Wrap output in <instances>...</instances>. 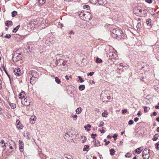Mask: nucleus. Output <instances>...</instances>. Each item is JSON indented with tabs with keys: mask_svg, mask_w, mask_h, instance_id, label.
I'll return each mask as SVG.
<instances>
[{
	"mask_svg": "<svg viewBox=\"0 0 159 159\" xmlns=\"http://www.w3.org/2000/svg\"><path fill=\"white\" fill-rule=\"evenodd\" d=\"M112 33L115 35V37L119 40L126 37L125 34L121 30L116 28L113 30Z\"/></svg>",
	"mask_w": 159,
	"mask_h": 159,
	"instance_id": "f257e3e1",
	"label": "nucleus"
},
{
	"mask_svg": "<svg viewBox=\"0 0 159 159\" xmlns=\"http://www.w3.org/2000/svg\"><path fill=\"white\" fill-rule=\"evenodd\" d=\"M143 8L140 6L135 7L133 9V12L134 13L137 14L139 16H141Z\"/></svg>",
	"mask_w": 159,
	"mask_h": 159,
	"instance_id": "f03ea898",
	"label": "nucleus"
},
{
	"mask_svg": "<svg viewBox=\"0 0 159 159\" xmlns=\"http://www.w3.org/2000/svg\"><path fill=\"white\" fill-rule=\"evenodd\" d=\"M19 49L17 50L13 56V59L15 62H16L20 60V53Z\"/></svg>",
	"mask_w": 159,
	"mask_h": 159,
	"instance_id": "7ed1b4c3",
	"label": "nucleus"
},
{
	"mask_svg": "<svg viewBox=\"0 0 159 159\" xmlns=\"http://www.w3.org/2000/svg\"><path fill=\"white\" fill-rule=\"evenodd\" d=\"M85 15L83 19L84 20L87 21L88 20H89L91 19V15L89 12L86 11V14Z\"/></svg>",
	"mask_w": 159,
	"mask_h": 159,
	"instance_id": "20e7f679",
	"label": "nucleus"
},
{
	"mask_svg": "<svg viewBox=\"0 0 159 159\" xmlns=\"http://www.w3.org/2000/svg\"><path fill=\"white\" fill-rule=\"evenodd\" d=\"M21 103L25 106H27L29 105V102H27V99L25 98L21 99Z\"/></svg>",
	"mask_w": 159,
	"mask_h": 159,
	"instance_id": "39448f33",
	"label": "nucleus"
},
{
	"mask_svg": "<svg viewBox=\"0 0 159 159\" xmlns=\"http://www.w3.org/2000/svg\"><path fill=\"white\" fill-rule=\"evenodd\" d=\"M150 154V150L148 148H146L142 153V156H144L145 155Z\"/></svg>",
	"mask_w": 159,
	"mask_h": 159,
	"instance_id": "423d86ee",
	"label": "nucleus"
},
{
	"mask_svg": "<svg viewBox=\"0 0 159 159\" xmlns=\"http://www.w3.org/2000/svg\"><path fill=\"white\" fill-rule=\"evenodd\" d=\"M31 74L32 76L36 78H38L39 76V73H37V72L34 70H33L31 71Z\"/></svg>",
	"mask_w": 159,
	"mask_h": 159,
	"instance_id": "0eeeda50",
	"label": "nucleus"
},
{
	"mask_svg": "<svg viewBox=\"0 0 159 159\" xmlns=\"http://www.w3.org/2000/svg\"><path fill=\"white\" fill-rule=\"evenodd\" d=\"M19 72H20V68H17L14 70L13 73L16 76L19 77L20 76Z\"/></svg>",
	"mask_w": 159,
	"mask_h": 159,
	"instance_id": "6e6552de",
	"label": "nucleus"
},
{
	"mask_svg": "<svg viewBox=\"0 0 159 159\" xmlns=\"http://www.w3.org/2000/svg\"><path fill=\"white\" fill-rule=\"evenodd\" d=\"M36 119V117L35 116H32L30 119V122L31 124H34L35 123V121Z\"/></svg>",
	"mask_w": 159,
	"mask_h": 159,
	"instance_id": "1a4fd4ad",
	"label": "nucleus"
},
{
	"mask_svg": "<svg viewBox=\"0 0 159 159\" xmlns=\"http://www.w3.org/2000/svg\"><path fill=\"white\" fill-rule=\"evenodd\" d=\"M152 22V20L150 19H148L146 22V23L148 26H149L150 28H151L152 25L151 24Z\"/></svg>",
	"mask_w": 159,
	"mask_h": 159,
	"instance_id": "9d476101",
	"label": "nucleus"
},
{
	"mask_svg": "<svg viewBox=\"0 0 159 159\" xmlns=\"http://www.w3.org/2000/svg\"><path fill=\"white\" fill-rule=\"evenodd\" d=\"M38 24V22L37 20H34L33 21H32L30 23V24L33 27L35 25H37Z\"/></svg>",
	"mask_w": 159,
	"mask_h": 159,
	"instance_id": "9b49d317",
	"label": "nucleus"
},
{
	"mask_svg": "<svg viewBox=\"0 0 159 159\" xmlns=\"http://www.w3.org/2000/svg\"><path fill=\"white\" fill-rule=\"evenodd\" d=\"M104 97H106L107 98V100H104L103 98H102V100L103 102L106 101L107 102L109 100L110 101L111 99V97L110 96L107 95L105 94H104Z\"/></svg>",
	"mask_w": 159,
	"mask_h": 159,
	"instance_id": "f8f14e48",
	"label": "nucleus"
},
{
	"mask_svg": "<svg viewBox=\"0 0 159 159\" xmlns=\"http://www.w3.org/2000/svg\"><path fill=\"white\" fill-rule=\"evenodd\" d=\"M6 25L7 26L9 27L12 25V22L11 21H7L6 22Z\"/></svg>",
	"mask_w": 159,
	"mask_h": 159,
	"instance_id": "ddd939ff",
	"label": "nucleus"
},
{
	"mask_svg": "<svg viewBox=\"0 0 159 159\" xmlns=\"http://www.w3.org/2000/svg\"><path fill=\"white\" fill-rule=\"evenodd\" d=\"M106 0H98V3L100 5H102L106 3Z\"/></svg>",
	"mask_w": 159,
	"mask_h": 159,
	"instance_id": "4468645a",
	"label": "nucleus"
},
{
	"mask_svg": "<svg viewBox=\"0 0 159 159\" xmlns=\"http://www.w3.org/2000/svg\"><path fill=\"white\" fill-rule=\"evenodd\" d=\"M36 79H37V78L34 77L32 76L30 79V83H31L32 84H34V81Z\"/></svg>",
	"mask_w": 159,
	"mask_h": 159,
	"instance_id": "2eb2a0df",
	"label": "nucleus"
},
{
	"mask_svg": "<svg viewBox=\"0 0 159 159\" xmlns=\"http://www.w3.org/2000/svg\"><path fill=\"white\" fill-rule=\"evenodd\" d=\"M23 48H24L26 50H27L30 49V46L28 43H25V45L24 46V47H23Z\"/></svg>",
	"mask_w": 159,
	"mask_h": 159,
	"instance_id": "dca6fc26",
	"label": "nucleus"
},
{
	"mask_svg": "<svg viewBox=\"0 0 159 159\" xmlns=\"http://www.w3.org/2000/svg\"><path fill=\"white\" fill-rule=\"evenodd\" d=\"M0 146L2 148H3L4 147H6L4 140H1L0 142Z\"/></svg>",
	"mask_w": 159,
	"mask_h": 159,
	"instance_id": "f3484780",
	"label": "nucleus"
},
{
	"mask_svg": "<svg viewBox=\"0 0 159 159\" xmlns=\"http://www.w3.org/2000/svg\"><path fill=\"white\" fill-rule=\"evenodd\" d=\"M89 146L88 145H85L84 146L83 151H89Z\"/></svg>",
	"mask_w": 159,
	"mask_h": 159,
	"instance_id": "a211bd4d",
	"label": "nucleus"
},
{
	"mask_svg": "<svg viewBox=\"0 0 159 159\" xmlns=\"http://www.w3.org/2000/svg\"><path fill=\"white\" fill-rule=\"evenodd\" d=\"M24 147V143L23 142L20 141V152H23V148Z\"/></svg>",
	"mask_w": 159,
	"mask_h": 159,
	"instance_id": "6ab92c4d",
	"label": "nucleus"
},
{
	"mask_svg": "<svg viewBox=\"0 0 159 159\" xmlns=\"http://www.w3.org/2000/svg\"><path fill=\"white\" fill-rule=\"evenodd\" d=\"M85 14H86V11L81 12H80V13L79 16L81 17H82L83 18V19H84V16H85Z\"/></svg>",
	"mask_w": 159,
	"mask_h": 159,
	"instance_id": "aec40b11",
	"label": "nucleus"
},
{
	"mask_svg": "<svg viewBox=\"0 0 159 159\" xmlns=\"http://www.w3.org/2000/svg\"><path fill=\"white\" fill-rule=\"evenodd\" d=\"M25 92L24 91H22L20 93V99H22L25 97Z\"/></svg>",
	"mask_w": 159,
	"mask_h": 159,
	"instance_id": "412c9836",
	"label": "nucleus"
},
{
	"mask_svg": "<svg viewBox=\"0 0 159 159\" xmlns=\"http://www.w3.org/2000/svg\"><path fill=\"white\" fill-rule=\"evenodd\" d=\"M116 152L115 151L114 149L111 148L110 150V154L111 155H113Z\"/></svg>",
	"mask_w": 159,
	"mask_h": 159,
	"instance_id": "4be33fe9",
	"label": "nucleus"
},
{
	"mask_svg": "<svg viewBox=\"0 0 159 159\" xmlns=\"http://www.w3.org/2000/svg\"><path fill=\"white\" fill-rule=\"evenodd\" d=\"M85 88V86L84 85H81L79 86V89L80 90L82 91L84 90Z\"/></svg>",
	"mask_w": 159,
	"mask_h": 159,
	"instance_id": "5701e85b",
	"label": "nucleus"
},
{
	"mask_svg": "<svg viewBox=\"0 0 159 159\" xmlns=\"http://www.w3.org/2000/svg\"><path fill=\"white\" fill-rule=\"evenodd\" d=\"M55 79L56 82L57 84H59L61 83V81L58 77H55Z\"/></svg>",
	"mask_w": 159,
	"mask_h": 159,
	"instance_id": "b1692460",
	"label": "nucleus"
},
{
	"mask_svg": "<svg viewBox=\"0 0 159 159\" xmlns=\"http://www.w3.org/2000/svg\"><path fill=\"white\" fill-rule=\"evenodd\" d=\"M20 26V25H17L16 28L13 29L12 32L14 33H16L19 28Z\"/></svg>",
	"mask_w": 159,
	"mask_h": 159,
	"instance_id": "393cba45",
	"label": "nucleus"
},
{
	"mask_svg": "<svg viewBox=\"0 0 159 159\" xmlns=\"http://www.w3.org/2000/svg\"><path fill=\"white\" fill-rule=\"evenodd\" d=\"M98 0H89L90 2L93 4H95L98 3Z\"/></svg>",
	"mask_w": 159,
	"mask_h": 159,
	"instance_id": "a878e982",
	"label": "nucleus"
},
{
	"mask_svg": "<svg viewBox=\"0 0 159 159\" xmlns=\"http://www.w3.org/2000/svg\"><path fill=\"white\" fill-rule=\"evenodd\" d=\"M143 159H148L150 157V154L145 155L144 156H142Z\"/></svg>",
	"mask_w": 159,
	"mask_h": 159,
	"instance_id": "bb28decb",
	"label": "nucleus"
},
{
	"mask_svg": "<svg viewBox=\"0 0 159 159\" xmlns=\"http://www.w3.org/2000/svg\"><path fill=\"white\" fill-rule=\"evenodd\" d=\"M81 111V108L79 107L76 109V112L77 114H79Z\"/></svg>",
	"mask_w": 159,
	"mask_h": 159,
	"instance_id": "cd10ccee",
	"label": "nucleus"
},
{
	"mask_svg": "<svg viewBox=\"0 0 159 159\" xmlns=\"http://www.w3.org/2000/svg\"><path fill=\"white\" fill-rule=\"evenodd\" d=\"M96 62L98 63H101L102 62V60L98 57H97L96 59Z\"/></svg>",
	"mask_w": 159,
	"mask_h": 159,
	"instance_id": "c85d7f7f",
	"label": "nucleus"
},
{
	"mask_svg": "<svg viewBox=\"0 0 159 159\" xmlns=\"http://www.w3.org/2000/svg\"><path fill=\"white\" fill-rule=\"evenodd\" d=\"M136 27L138 29H139V30H140L141 28V25L140 22H139L137 23Z\"/></svg>",
	"mask_w": 159,
	"mask_h": 159,
	"instance_id": "c756f323",
	"label": "nucleus"
},
{
	"mask_svg": "<svg viewBox=\"0 0 159 159\" xmlns=\"http://www.w3.org/2000/svg\"><path fill=\"white\" fill-rule=\"evenodd\" d=\"M20 123V121L19 120H17L16 122V125H17V127L18 129H19L20 128V125H19Z\"/></svg>",
	"mask_w": 159,
	"mask_h": 159,
	"instance_id": "7c9ffc66",
	"label": "nucleus"
},
{
	"mask_svg": "<svg viewBox=\"0 0 159 159\" xmlns=\"http://www.w3.org/2000/svg\"><path fill=\"white\" fill-rule=\"evenodd\" d=\"M39 3L40 4H44L46 2V0H38Z\"/></svg>",
	"mask_w": 159,
	"mask_h": 159,
	"instance_id": "2f4dec72",
	"label": "nucleus"
},
{
	"mask_svg": "<svg viewBox=\"0 0 159 159\" xmlns=\"http://www.w3.org/2000/svg\"><path fill=\"white\" fill-rule=\"evenodd\" d=\"M10 105L11 108L13 109H14L16 107V104L14 103H11L10 104Z\"/></svg>",
	"mask_w": 159,
	"mask_h": 159,
	"instance_id": "473e14b6",
	"label": "nucleus"
},
{
	"mask_svg": "<svg viewBox=\"0 0 159 159\" xmlns=\"http://www.w3.org/2000/svg\"><path fill=\"white\" fill-rule=\"evenodd\" d=\"M83 8L84 9H86L87 10L89 9L90 8V7L88 5H85L83 6Z\"/></svg>",
	"mask_w": 159,
	"mask_h": 159,
	"instance_id": "72a5a7b5",
	"label": "nucleus"
},
{
	"mask_svg": "<svg viewBox=\"0 0 159 159\" xmlns=\"http://www.w3.org/2000/svg\"><path fill=\"white\" fill-rule=\"evenodd\" d=\"M12 17H14L17 15V12L16 11H14L12 12Z\"/></svg>",
	"mask_w": 159,
	"mask_h": 159,
	"instance_id": "f704fd0d",
	"label": "nucleus"
},
{
	"mask_svg": "<svg viewBox=\"0 0 159 159\" xmlns=\"http://www.w3.org/2000/svg\"><path fill=\"white\" fill-rule=\"evenodd\" d=\"M135 153L137 154H139L141 152L139 150V149H138V148H137L135 150Z\"/></svg>",
	"mask_w": 159,
	"mask_h": 159,
	"instance_id": "c9c22d12",
	"label": "nucleus"
},
{
	"mask_svg": "<svg viewBox=\"0 0 159 159\" xmlns=\"http://www.w3.org/2000/svg\"><path fill=\"white\" fill-rule=\"evenodd\" d=\"M13 36L16 39H17V38H18V39L20 38V37H19L20 35L19 34H13Z\"/></svg>",
	"mask_w": 159,
	"mask_h": 159,
	"instance_id": "e433bc0d",
	"label": "nucleus"
},
{
	"mask_svg": "<svg viewBox=\"0 0 159 159\" xmlns=\"http://www.w3.org/2000/svg\"><path fill=\"white\" fill-rule=\"evenodd\" d=\"M131 153H127L125 155V157H131Z\"/></svg>",
	"mask_w": 159,
	"mask_h": 159,
	"instance_id": "4c0bfd02",
	"label": "nucleus"
},
{
	"mask_svg": "<svg viewBox=\"0 0 159 159\" xmlns=\"http://www.w3.org/2000/svg\"><path fill=\"white\" fill-rule=\"evenodd\" d=\"M134 123V121L133 120H130L128 122V124L129 125H131L133 124Z\"/></svg>",
	"mask_w": 159,
	"mask_h": 159,
	"instance_id": "58836bf2",
	"label": "nucleus"
},
{
	"mask_svg": "<svg viewBox=\"0 0 159 159\" xmlns=\"http://www.w3.org/2000/svg\"><path fill=\"white\" fill-rule=\"evenodd\" d=\"M142 12H143L144 15H147V12L145 9H143Z\"/></svg>",
	"mask_w": 159,
	"mask_h": 159,
	"instance_id": "ea45409f",
	"label": "nucleus"
},
{
	"mask_svg": "<svg viewBox=\"0 0 159 159\" xmlns=\"http://www.w3.org/2000/svg\"><path fill=\"white\" fill-rule=\"evenodd\" d=\"M78 78L80 82H83L84 80H83L82 78L80 76H79Z\"/></svg>",
	"mask_w": 159,
	"mask_h": 159,
	"instance_id": "a19ab883",
	"label": "nucleus"
},
{
	"mask_svg": "<svg viewBox=\"0 0 159 159\" xmlns=\"http://www.w3.org/2000/svg\"><path fill=\"white\" fill-rule=\"evenodd\" d=\"M91 137L93 139H95V136H97V135L96 134H91Z\"/></svg>",
	"mask_w": 159,
	"mask_h": 159,
	"instance_id": "79ce46f5",
	"label": "nucleus"
},
{
	"mask_svg": "<svg viewBox=\"0 0 159 159\" xmlns=\"http://www.w3.org/2000/svg\"><path fill=\"white\" fill-rule=\"evenodd\" d=\"M104 124V122L102 121H101L100 122L99 127H101L103 126Z\"/></svg>",
	"mask_w": 159,
	"mask_h": 159,
	"instance_id": "37998d69",
	"label": "nucleus"
},
{
	"mask_svg": "<svg viewBox=\"0 0 159 159\" xmlns=\"http://www.w3.org/2000/svg\"><path fill=\"white\" fill-rule=\"evenodd\" d=\"M105 114L106 115H107L108 114V113L107 112H106V113L103 112L102 114V116L103 117H107V116H106L105 115Z\"/></svg>",
	"mask_w": 159,
	"mask_h": 159,
	"instance_id": "c03bdc74",
	"label": "nucleus"
},
{
	"mask_svg": "<svg viewBox=\"0 0 159 159\" xmlns=\"http://www.w3.org/2000/svg\"><path fill=\"white\" fill-rule=\"evenodd\" d=\"M117 137V136L116 134H115L113 135L112 137L114 139V140H116V138Z\"/></svg>",
	"mask_w": 159,
	"mask_h": 159,
	"instance_id": "a18cd8bd",
	"label": "nucleus"
},
{
	"mask_svg": "<svg viewBox=\"0 0 159 159\" xmlns=\"http://www.w3.org/2000/svg\"><path fill=\"white\" fill-rule=\"evenodd\" d=\"M5 37L6 38H10L11 36L10 34H7Z\"/></svg>",
	"mask_w": 159,
	"mask_h": 159,
	"instance_id": "49530a36",
	"label": "nucleus"
},
{
	"mask_svg": "<svg viewBox=\"0 0 159 159\" xmlns=\"http://www.w3.org/2000/svg\"><path fill=\"white\" fill-rule=\"evenodd\" d=\"M127 111V110L126 109H125L122 110V112L123 114L124 113H126Z\"/></svg>",
	"mask_w": 159,
	"mask_h": 159,
	"instance_id": "de8ad7c7",
	"label": "nucleus"
},
{
	"mask_svg": "<svg viewBox=\"0 0 159 159\" xmlns=\"http://www.w3.org/2000/svg\"><path fill=\"white\" fill-rule=\"evenodd\" d=\"M86 140H87V139H86V137L84 136V139L82 140V143H85L86 142Z\"/></svg>",
	"mask_w": 159,
	"mask_h": 159,
	"instance_id": "09e8293b",
	"label": "nucleus"
},
{
	"mask_svg": "<svg viewBox=\"0 0 159 159\" xmlns=\"http://www.w3.org/2000/svg\"><path fill=\"white\" fill-rule=\"evenodd\" d=\"M156 148L158 150H159V144L158 143H156Z\"/></svg>",
	"mask_w": 159,
	"mask_h": 159,
	"instance_id": "8fccbe9b",
	"label": "nucleus"
},
{
	"mask_svg": "<svg viewBox=\"0 0 159 159\" xmlns=\"http://www.w3.org/2000/svg\"><path fill=\"white\" fill-rule=\"evenodd\" d=\"M93 74H94L93 72H90L89 73H88L87 74V75L88 76L90 75V76H91Z\"/></svg>",
	"mask_w": 159,
	"mask_h": 159,
	"instance_id": "3c124183",
	"label": "nucleus"
},
{
	"mask_svg": "<svg viewBox=\"0 0 159 159\" xmlns=\"http://www.w3.org/2000/svg\"><path fill=\"white\" fill-rule=\"evenodd\" d=\"M158 139V138L157 137L155 136H154L152 140L154 141H155L157 140Z\"/></svg>",
	"mask_w": 159,
	"mask_h": 159,
	"instance_id": "603ef678",
	"label": "nucleus"
},
{
	"mask_svg": "<svg viewBox=\"0 0 159 159\" xmlns=\"http://www.w3.org/2000/svg\"><path fill=\"white\" fill-rule=\"evenodd\" d=\"M84 128H85V129L87 131H89L90 130V129H89H89L88 128L87 126L85 125L84 127Z\"/></svg>",
	"mask_w": 159,
	"mask_h": 159,
	"instance_id": "864d4df0",
	"label": "nucleus"
},
{
	"mask_svg": "<svg viewBox=\"0 0 159 159\" xmlns=\"http://www.w3.org/2000/svg\"><path fill=\"white\" fill-rule=\"evenodd\" d=\"M118 68L119 70H120L122 69L121 67L122 66V64H120L119 65H118Z\"/></svg>",
	"mask_w": 159,
	"mask_h": 159,
	"instance_id": "5fc2aeb1",
	"label": "nucleus"
},
{
	"mask_svg": "<svg viewBox=\"0 0 159 159\" xmlns=\"http://www.w3.org/2000/svg\"><path fill=\"white\" fill-rule=\"evenodd\" d=\"M145 1L146 2L149 3H151L152 1V0H145Z\"/></svg>",
	"mask_w": 159,
	"mask_h": 159,
	"instance_id": "6e6d98bb",
	"label": "nucleus"
},
{
	"mask_svg": "<svg viewBox=\"0 0 159 159\" xmlns=\"http://www.w3.org/2000/svg\"><path fill=\"white\" fill-rule=\"evenodd\" d=\"M102 130H101L100 129H99V131L101 133H104L105 132V131L104 129H103V127H102Z\"/></svg>",
	"mask_w": 159,
	"mask_h": 159,
	"instance_id": "4d7b16f0",
	"label": "nucleus"
},
{
	"mask_svg": "<svg viewBox=\"0 0 159 159\" xmlns=\"http://www.w3.org/2000/svg\"><path fill=\"white\" fill-rule=\"evenodd\" d=\"M96 141H97V140L96 139H94L93 141V142L95 143L94 144V145L95 146H97V143H96Z\"/></svg>",
	"mask_w": 159,
	"mask_h": 159,
	"instance_id": "13d9d810",
	"label": "nucleus"
},
{
	"mask_svg": "<svg viewBox=\"0 0 159 159\" xmlns=\"http://www.w3.org/2000/svg\"><path fill=\"white\" fill-rule=\"evenodd\" d=\"M147 107H144V111L145 112H147L148 111L147 110Z\"/></svg>",
	"mask_w": 159,
	"mask_h": 159,
	"instance_id": "bf43d9fd",
	"label": "nucleus"
},
{
	"mask_svg": "<svg viewBox=\"0 0 159 159\" xmlns=\"http://www.w3.org/2000/svg\"><path fill=\"white\" fill-rule=\"evenodd\" d=\"M138 149H139V150L141 151H142L143 149V147H141L139 148H138Z\"/></svg>",
	"mask_w": 159,
	"mask_h": 159,
	"instance_id": "052dcab7",
	"label": "nucleus"
},
{
	"mask_svg": "<svg viewBox=\"0 0 159 159\" xmlns=\"http://www.w3.org/2000/svg\"><path fill=\"white\" fill-rule=\"evenodd\" d=\"M110 143V142L109 141H107L105 144V145L106 146H107V145L109 144Z\"/></svg>",
	"mask_w": 159,
	"mask_h": 159,
	"instance_id": "680f3d73",
	"label": "nucleus"
},
{
	"mask_svg": "<svg viewBox=\"0 0 159 159\" xmlns=\"http://www.w3.org/2000/svg\"><path fill=\"white\" fill-rule=\"evenodd\" d=\"M134 120L135 122H137L139 120V118L135 117L134 118Z\"/></svg>",
	"mask_w": 159,
	"mask_h": 159,
	"instance_id": "e2e57ef3",
	"label": "nucleus"
},
{
	"mask_svg": "<svg viewBox=\"0 0 159 159\" xmlns=\"http://www.w3.org/2000/svg\"><path fill=\"white\" fill-rule=\"evenodd\" d=\"M26 134H27V139H30V137L29 136V133L28 132L26 133Z\"/></svg>",
	"mask_w": 159,
	"mask_h": 159,
	"instance_id": "0e129e2a",
	"label": "nucleus"
},
{
	"mask_svg": "<svg viewBox=\"0 0 159 159\" xmlns=\"http://www.w3.org/2000/svg\"><path fill=\"white\" fill-rule=\"evenodd\" d=\"M67 159H73L72 157L70 156H68L67 157Z\"/></svg>",
	"mask_w": 159,
	"mask_h": 159,
	"instance_id": "69168bd1",
	"label": "nucleus"
},
{
	"mask_svg": "<svg viewBox=\"0 0 159 159\" xmlns=\"http://www.w3.org/2000/svg\"><path fill=\"white\" fill-rule=\"evenodd\" d=\"M65 78L67 80H69V77L67 75H66L65 76Z\"/></svg>",
	"mask_w": 159,
	"mask_h": 159,
	"instance_id": "338daca9",
	"label": "nucleus"
},
{
	"mask_svg": "<svg viewBox=\"0 0 159 159\" xmlns=\"http://www.w3.org/2000/svg\"><path fill=\"white\" fill-rule=\"evenodd\" d=\"M155 107L156 109H159V106L158 105L155 106Z\"/></svg>",
	"mask_w": 159,
	"mask_h": 159,
	"instance_id": "774afa93",
	"label": "nucleus"
}]
</instances>
